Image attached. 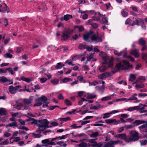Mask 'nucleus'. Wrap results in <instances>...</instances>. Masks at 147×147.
<instances>
[{
    "label": "nucleus",
    "instance_id": "1",
    "mask_svg": "<svg viewBox=\"0 0 147 147\" xmlns=\"http://www.w3.org/2000/svg\"><path fill=\"white\" fill-rule=\"evenodd\" d=\"M28 121H32L33 123H36L38 127V129L36 131L39 132L40 133L43 131L47 128H49L50 127L49 125V122L46 119L41 120L37 122L33 118H29Z\"/></svg>",
    "mask_w": 147,
    "mask_h": 147
},
{
    "label": "nucleus",
    "instance_id": "2",
    "mask_svg": "<svg viewBox=\"0 0 147 147\" xmlns=\"http://www.w3.org/2000/svg\"><path fill=\"white\" fill-rule=\"evenodd\" d=\"M89 38L95 43L102 41V38L98 36L97 32L90 31L84 35L83 39L84 40L89 42Z\"/></svg>",
    "mask_w": 147,
    "mask_h": 147
},
{
    "label": "nucleus",
    "instance_id": "3",
    "mask_svg": "<svg viewBox=\"0 0 147 147\" xmlns=\"http://www.w3.org/2000/svg\"><path fill=\"white\" fill-rule=\"evenodd\" d=\"M131 67L129 63L125 60H123L119 63H117L116 65V68L118 70L126 69Z\"/></svg>",
    "mask_w": 147,
    "mask_h": 147
},
{
    "label": "nucleus",
    "instance_id": "4",
    "mask_svg": "<svg viewBox=\"0 0 147 147\" xmlns=\"http://www.w3.org/2000/svg\"><path fill=\"white\" fill-rule=\"evenodd\" d=\"M147 106V105H146L140 104L139 106L129 107L127 109V110L131 111L136 110L138 111L142 110L144 109V107H146Z\"/></svg>",
    "mask_w": 147,
    "mask_h": 147
},
{
    "label": "nucleus",
    "instance_id": "5",
    "mask_svg": "<svg viewBox=\"0 0 147 147\" xmlns=\"http://www.w3.org/2000/svg\"><path fill=\"white\" fill-rule=\"evenodd\" d=\"M73 31V30L70 29H65L64 32H63L62 37L65 40H66L69 37V34H72Z\"/></svg>",
    "mask_w": 147,
    "mask_h": 147
},
{
    "label": "nucleus",
    "instance_id": "6",
    "mask_svg": "<svg viewBox=\"0 0 147 147\" xmlns=\"http://www.w3.org/2000/svg\"><path fill=\"white\" fill-rule=\"evenodd\" d=\"M121 141H110L109 142L105 144L102 147H114L115 145L118 143H120Z\"/></svg>",
    "mask_w": 147,
    "mask_h": 147
},
{
    "label": "nucleus",
    "instance_id": "7",
    "mask_svg": "<svg viewBox=\"0 0 147 147\" xmlns=\"http://www.w3.org/2000/svg\"><path fill=\"white\" fill-rule=\"evenodd\" d=\"M130 134L131 137L130 140L135 141L138 140V134L137 132L134 131H132L130 132Z\"/></svg>",
    "mask_w": 147,
    "mask_h": 147
},
{
    "label": "nucleus",
    "instance_id": "8",
    "mask_svg": "<svg viewBox=\"0 0 147 147\" xmlns=\"http://www.w3.org/2000/svg\"><path fill=\"white\" fill-rule=\"evenodd\" d=\"M111 76V75L110 73L105 72L100 74L98 75L97 77L99 79L102 80Z\"/></svg>",
    "mask_w": 147,
    "mask_h": 147
},
{
    "label": "nucleus",
    "instance_id": "9",
    "mask_svg": "<svg viewBox=\"0 0 147 147\" xmlns=\"http://www.w3.org/2000/svg\"><path fill=\"white\" fill-rule=\"evenodd\" d=\"M99 55L102 57V59L105 61L102 63V64H105L107 63V61L109 59V57L107 56L106 54L104 52H101L100 53Z\"/></svg>",
    "mask_w": 147,
    "mask_h": 147
},
{
    "label": "nucleus",
    "instance_id": "10",
    "mask_svg": "<svg viewBox=\"0 0 147 147\" xmlns=\"http://www.w3.org/2000/svg\"><path fill=\"white\" fill-rule=\"evenodd\" d=\"M137 94H134V95L132 96L131 97H129L128 99H127L126 98H122L120 99H117L116 101H119L120 100L124 101L125 100L127 101V100H136L137 99V98L136 97V96H137Z\"/></svg>",
    "mask_w": 147,
    "mask_h": 147
},
{
    "label": "nucleus",
    "instance_id": "11",
    "mask_svg": "<svg viewBox=\"0 0 147 147\" xmlns=\"http://www.w3.org/2000/svg\"><path fill=\"white\" fill-rule=\"evenodd\" d=\"M99 136V132L96 131L95 132H93L92 134L90 135V136L91 138H95L94 139H92L90 140V141L91 142H93L94 141L96 140L97 138H96Z\"/></svg>",
    "mask_w": 147,
    "mask_h": 147
},
{
    "label": "nucleus",
    "instance_id": "12",
    "mask_svg": "<svg viewBox=\"0 0 147 147\" xmlns=\"http://www.w3.org/2000/svg\"><path fill=\"white\" fill-rule=\"evenodd\" d=\"M105 121L108 124L113 123L115 125H116L119 123V121H117L116 119H106Z\"/></svg>",
    "mask_w": 147,
    "mask_h": 147
},
{
    "label": "nucleus",
    "instance_id": "13",
    "mask_svg": "<svg viewBox=\"0 0 147 147\" xmlns=\"http://www.w3.org/2000/svg\"><path fill=\"white\" fill-rule=\"evenodd\" d=\"M43 103H42L41 102H37L34 105V106H39L43 104L42 107H43L45 108L48 107V104L49 102H43Z\"/></svg>",
    "mask_w": 147,
    "mask_h": 147
},
{
    "label": "nucleus",
    "instance_id": "14",
    "mask_svg": "<svg viewBox=\"0 0 147 147\" xmlns=\"http://www.w3.org/2000/svg\"><path fill=\"white\" fill-rule=\"evenodd\" d=\"M139 128L141 131L147 132V123L140 126Z\"/></svg>",
    "mask_w": 147,
    "mask_h": 147
},
{
    "label": "nucleus",
    "instance_id": "15",
    "mask_svg": "<svg viewBox=\"0 0 147 147\" xmlns=\"http://www.w3.org/2000/svg\"><path fill=\"white\" fill-rule=\"evenodd\" d=\"M102 16V15H101L99 12H98L97 13V15L92 17V18L94 21L97 22L100 20L101 17Z\"/></svg>",
    "mask_w": 147,
    "mask_h": 147
},
{
    "label": "nucleus",
    "instance_id": "16",
    "mask_svg": "<svg viewBox=\"0 0 147 147\" xmlns=\"http://www.w3.org/2000/svg\"><path fill=\"white\" fill-rule=\"evenodd\" d=\"M7 5L5 3L0 4V12H5L7 9Z\"/></svg>",
    "mask_w": 147,
    "mask_h": 147
},
{
    "label": "nucleus",
    "instance_id": "17",
    "mask_svg": "<svg viewBox=\"0 0 147 147\" xmlns=\"http://www.w3.org/2000/svg\"><path fill=\"white\" fill-rule=\"evenodd\" d=\"M138 50L135 49L132 50L130 52L131 54L134 56L135 57L138 58L139 56V54L138 52Z\"/></svg>",
    "mask_w": 147,
    "mask_h": 147
},
{
    "label": "nucleus",
    "instance_id": "18",
    "mask_svg": "<svg viewBox=\"0 0 147 147\" xmlns=\"http://www.w3.org/2000/svg\"><path fill=\"white\" fill-rule=\"evenodd\" d=\"M48 99L45 96H42L41 97H38L35 99V101H47Z\"/></svg>",
    "mask_w": 147,
    "mask_h": 147
},
{
    "label": "nucleus",
    "instance_id": "19",
    "mask_svg": "<svg viewBox=\"0 0 147 147\" xmlns=\"http://www.w3.org/2000/svg\"><path fill=\"white\" fill-rule=\"evenodd\" d=\"M59 140L58 137L53 138L49 143V145H55L57 143L58 141Z\"/></svg>",
    "mask_w": 147,
    "mask_h": 147
},
{
    "label": "nucleus",
    "instance_id": "20",
    "mask_svg": "<svg viewBox=\"0 0 147 147\" xmlns=\"http://www.w3.org/2000/svg\"><path fill=\"white\" fill-rule=\"evenodd\" d=\"M72 18V16L71 15L67 14L66 15H65L64 16L63 18H61V21H63V20L67 21L69 19L71 18Z\"/></svg>",
    "mask_w": 147,
    "mask_h": 147
},
{
    "label": "nucleus",
    "instance_id": "21",
    "mask_svg": "<svg viewBox=\"0 0 147 147\" xmlns=\"http://www.w3.org/2000/svg\"><path fill=\"white\" fill-rule=\"evenodd\" d=\"M107 69V67L104 65H102L98 67V69L101 72H104Z\"/></svg>",
    "mask_w": 147,
    "mask_h": 147
},
{
    "label": "nucleus",
    "instance_id": "22",
    "mask_svg": "<svg viewBox=\"0 0 147 147\" xmlns=\"http://www.w3.org/2000/svg\"><path fill=\"white\" fill-rule=\"evenodd\" d=\"M96 95L93 94L87 93L86 98L87 99H92L95 98Z\"/></svg>",
    "mask_w": 147,
    "mask_h": 147
},
{
    "label": "nucleus",
    "instance_id": "23",
    "mask_svg": "<svg viewBox=\"0 0 147 147\" xmlns=\"http://www.w3.org/2000/svg\"><path fill=\"white\" fill-rule=\"evenodd\" d=\"M16 88L13 87L12 86H11L9 87V92L12 94H14L16 92Z\"/></svg>",
    "mask_w": 147,
    "mask_h": 147
},
{
    "label": "nucleus",
    "instance_id": "24",
    "mask_svg": "<svg viewBox=\"0 0 147 147\" xmlns=\"http://www.w3.org/2000/svg\"><path fill=\"white\" fill-rule=\"evenodd\" d=\"M7 114V113L5 109L3 108H0V115H6Z\"/></svg>",
    "mask_w": 147,
    "mask_h": 147
},
{
    "label": "nucleus",
    "instance_id": "25",
    "mask_svg": "<svg viewBox=\"0 0 147 147\" xmlns=\"http://www.w3.org/2000/svg\"><path fill=\"white\" fill-rule=\"evenodd\" d=\"M78 96L79 97H86L87 94H86L85 92L83 91H79L78 92Z\"/></svg>",
    "mask_w": 147,
    "mask_h": 147
},
{
    "label": "nucleus",
    "instance_id": "26",
    "mask_svg": "<svg viewBox=\"0 0 147 147\" xmlns=\"http://www.w3.org/2000/svg\"><path fill=\"white\" fill-rule=\"evenodd\" d=\"M138 43L142 46H144L146 44V42L143 38H141L139 40Z\"/></svg>",
    "mask_w": 147,
    "mask_h": 147
},
{
    "label": "nucleus",
    "instance_id": "27",
    "mask_svg": "<svg viewBox=\"0 0 147 147\" xmlns=\"http://www.w3.org/2000/svg\"><path fill=\"white\" fill-rule=\"evenodd\" d=\"M17 126V125L16 122H13L10 123L6 125V127H16Z\"/></svg>",
    "mask_w": 147,
    "mask_h": 147
},
{
    "label": "nucleus",
    "instance_id": "28",
    "mask_svg": "<svg viewBox=\"0 0 147 147\" xmlns=\"http://www.w3.org/2000/svg\"><path fill=\"white\" fill-rule=\"evenodd\" d=\"M64 66V65L62 64V63L60 62L57 63V65H56L55 68L57 69H61L63 66Z\"/></svg>",
    "mask_w": 147,
    "mask_h": 147
},
{
    "label": "nucleus",
    "instance_id": "29",
    "mask_svg": "<svg viewBox=\"0 0 147 147\" xmlns=\"http://www.w3.org/2000/svg\"><path fill=\"white\" fill-rule=\"evenodd\" d=\"M105 86V85H103L101 87L100 86H98L97 87V88L98 90V91L99 92L101 93H102L104 92Z\"/></svg>",
    "mask_w": 147,
    "mask_h": 147
},
{
    "label": "nucleus",
    "instance_id": "30",
    "mask_svg": "<svg viewBox=\"0 0 147 147\" xmlns=\"http://www.w3.org/2000/svg\"><path fill=\"white\" fill-rule=\"evenodd\" d=\"M92 145L93 147H101L102 146V144L99 143H97L96 142H94Z\"/></svg>",
    "mask_w": 147,
    "mask_h": 147
},
{
    "label": "nucleus",
    "instance_id": "31",
    "mask_svg": "<svg viewBox=\"0 0 147 147\" xmlns=\"http://www.w3.org/2000/svg\"><path fill=\"white\" fill-rule=\"evenodd\" d=\"M8 81V80L4 76L0 77V83H5Z\"/></svg>",
    "mask_w": 147,
    "mask_h": 147
},
{
    "label": "nucleus",
    "instance_id": "32",
    "mask_svg": "<svg viewBox=\"0 0 147 147\" xmlns=\"http://www.w3.org/2000/svg\"><path fill=\"white\" fill-rule=\"evenodd\" d=\"M17 102L16 105H14V107L19 110H20L22 108V105L20 103H18V104L17 102Z\"/></svg>",
    "mask_w": 147,
    "mask_h": 147
},
{
    "label": "nucleus",
    "instance_id": "33",
    "mask_svg": "<svg viewBox=\"0 0 147 147\" xmlns=\"http://www.w3.org/2000/svg\"><path fill=\"white\" fill-rule=\"evenodd\" d=\"M34 97L31 96L30 97L29 99L24 98L22 99L21 98H20L19 99V100H23V101H31L33 100Z\"/></svg>",
    "mask_w": 147,
    "mask_h": 147
},
{
    "label": "nucleus",
    "instance_id": "34",
    "mask_svg": "<svg viewBox=\"0 0 147 147\" xmlns=\"http://www.w3.org/2000/svg\"><path fill=\"white\" fill-rule=\"evenodd\" d=\"M101 106L99 104L96 105H92L90 107V109H97L100 108Z\"/></svg>",
    "mask_w": 147,
    "mask_h": 147
},
{
    "label": "nucleus",
    "instance_id": "35",
    "mask_svg": "<svg viewBox=\"0 0 147 147\" xmlns=\"http://www.w3.org/2000/svg\"><path fill=\"white\" fill-rule=\"evenodd\" d=\"M100 22L103 24H105L108 22L107 19L106 18L103 17L102 18V20H100Z\"/></svg>",
    "mask_w": 147,
    "mask_h": 147
},
{
    "label": "nucleus",
    "instance_id": "36",
    "mask_svg": "<svg viewBox=\"0 0 147 147\" xmlns=\"http://www.w3.org/2000/svg\"><path fill=\"white\" fill-rule=\"evenodd\" d=\"M142 59L147 63V53H143L142 54Z\"/></svg>",
    "mask_w": 147,
    "mask_h": 147
},
{
    "label": "nucleus",
    "instance_id": "37",
    "mask_svg": "<svg viewBox=\"0 0 147 147\" xmlns=\"http://www.w3.org/2000/svg\"><path fill=\"white\" fill-rule=\"evenodd\" d=\"M111 96H108L102 98L101 99V100L102 101H105L110 100L111 99Z\"/></svg>",
    "mask_w": 147,
    "mask_h": 147
},
{
    "label": "nucleus",
    "instance_id": "38",
    "mask_svg": "<svg viewBox=\"0 0 147 147\" xmlns=\"http://www.w3.org/2000/svg\"><path fill=\"white\" fill-rule=\"evenodd\" d=\"M144 123V121L142 120H136L134 122V124H136V125H139Z\"/></svg>",
    "mask_w": 147,
    "mask_h": 147
},
{
    "label": "nucleus",
    "instance_id": "39",
    "mask_svg": "<svg viewBox=\"0 0 147 147\" xmlns=\"http://www.w3.org/2000/svg\"><path fill=\"white\" fill-rule=\"evenodd\" d=\"M136 79V76L134 75L130 74L129 80L133 82Z\"/></svg>",
    "mask_w": 147,
    "mask_h": 147
},
{
    "label": "nucleus",
    "instance_id": "40",
    "mask_svg": "<svg viewBox=\"0 0 147 147\" xmlns=\"http://www.w3.org/2000/svg\"><path fill=\"white\" fill-rule=\"evenodd\" d=\"M122 55H123L124 57H127V53H125L124 51H122L119 53V55H118V56H120Z\"/></svg>",
    "mask_w": 147,
    "mask_h": 147
},
{
    "label": "nucleus",
    "instance_id": "41",
    "mask_svg": "<svg viewBox=\"0 0 147 147\" xmlns=\"http://www.w3.org/2000/svg\"><path fill=\"white\" fill-rule=\"evenodd\" d=\"M101 84V83L100 82H98L95 81L93 82H89V85L90 86H92V85L94 86H96L97 85V84Z\"/></svg>",
    "mask_w": 147,
    "mask_h": 147
},
{
    "label": "nucleus",
    "instance_id": "42",
    "mask_svg": "<svg viewBox=\"0 0 147 147\" xmlns=\"http://www.w3.org/2000/svg\"><path fill=\"white\" fill-rule=\"evenodd\" d=\"M4 57L6 58H11L12 57V55L9 53H7L4 55Z\"/></svg>",
    "mask_w": 147,
    "mask_h": 147
},
{
    "label": "nucleus",
    "instance_id": "43",
    "mask_svg": "<svg viewBox=\"0 0 147 147\" xmlns=\"http://www.w3.org/2000/svg\"><path fill=\"white\" fill-rule=\"evenodd\" d=\"M80 147H88V146L87 143L85 142H82L79 144Z\"/></svg>",
    "mask_w": 147,
    "mask_h": 147
},
{
    "label": "nucleus",
    "instance_id": "44",
    "mask_svg": "<svg viewBox=\"0 0 147 147\" xmlns=\"http://www.w3.org/2000/svg\"><path fill=\"white\" fill-rule=\"evenodd\" d=\"M139 80V83H142L145 81V79L143 76L140 77L138 79Z\"/></svg>",
    "mask_w": 147,
    "mask_h": 147
},
{
    "label": "nucleus",
    "instance_id": "45",
    "mask_svg": "<svg viewBox=\"0 0 147 147\" xmlns=\"http://www.w3.org/2000/svg\"><path fill=\"white\" fill-rule=\"evenodd\" d=\"M70 119V118L69 117H67L65 118H61L60 119V120L61 121H67L68 120Z\"/></svg>",
    "mask_w": 147,
    "mask_h": 147
},
{
    "label": "nucleus",
    "instance_id": "46",
    "mask_svg": "<svg viewBox=\"0 0 147 147\" xmlns=\"http://www.w3.org/2000/svg\"><path fill=\"white\" fill-rule=\"evenodd\" d=\"M51 125H49V126H50V127H55L57 126L58 124L55 121L52 122L50 123Z\"/></svg>",
    "mask_w": 147,
    "mask_h": 147
},
{
    "label": "nucleus",
    "instance_id": "47",
    "mask_svg": "<svg viewBox=\"0 0 147 147\" xmlns=\"http://www.w3.org/2000/svg\"><path fill=\"white\" fill-rule=\"evenodd\" d=\"M70 81H72V80L70 78H64L62 80V82L63 83H66L67 82H69Z\"/></svg>",
    "mask_w": 147,
    "mask_h": 147
},
{
    "label": "nucleus",
    "instance_id": "48",
    "mask_svg": "<svg viewBox=\"0 0 147 147\" xmlns=\"http://www.w3.org/2000/svg\"><path fill=\"white\" fill-rule=\"evenodd\" d=\"M65 63H67L68 65H71L72 66H74L75 65L73 64L72 62L71 61L70 59L66 60Z\"/></svg>",
    "mask_w": 147,
    "mask_h": 147
},
{
    "label": "nucleus",
    "instance_id": "49",
    "mask_svg": "<svg viewBox=\"0 0 147 147\" xmlns=\"http://www.w3.org/2000/svg\"><path fill=\"white\" fill-rule=\"evenodd\" d=\"M86 11V13H90L92 15H94L95 16L96 15H97V13L94 10Z\"/></svg>",
    "mask_w": 147,
    "mask_h": 147
},
{
    "label": "nucleus",
    "instance_id": "50",
    "mask_svg": "<svg viewBox=\"0 0 147 147\" xmlns=\"http://www.w3.org/2000/svg\"><path fill=\"white\" fill-rule=\"evenodd\" d=\"M145 86V85L143 84H137L135 87L136 88H143Z\"/></svg>",
    "mask_w": 147,
    "mask_h": 147
},
{
    "label": "nucleus",
    "instance_id": "51",
    "mask_svg": "<svg viewBox=\"0 0 147 147\" xmlns=\"http://www.w3.org/2000/svg\"><path fill=\"white\" fill-rule=\"evenodd\" d=\"M86 45H84L82 44H80L78 48L81 50L84 49H86Z\"/></svg>",
    "mask_w": 147,
    "mask_h": 147
},
{
    "label": "nucleus",
    "instance_id": "52",
    "mask_svg": "<svg viewBox=\"0 0 147 147\" xmlns=\"http://www.w3.org/2000/svg\"><path fill=\"white\" fill-rule=\"evenodd\" d=\"M51 83L54 85H56L58 83V80L55 79L51 81Z\"/></svg>",
    "mask_w": 147,
    "mask_h": 147
},
{
    "label": "nucleus",
    "instance_id": "53",
    "mask_svg": "<svg viewBox=\"0 0 147 147\" xmlns=\"http://www.w3.org/2000/svg\"><path fill=\"white\" fill-rule=\"evenodd\" d=\"M93 47L92 45H91V47H89L88 46L86 45V49L88 51H91L93 50Z\"/></svg>",
    "mask_w": 147,
    "mask_h": 147
},
{
    "label": "nucleus",
    "instance_id": "54",
    "mask_svg": "<svg viewBox=\"0 0 147 147\" xmlns=\"http://www.w3.org/2000/svg\"><path fill=\"white\" fill-rule=\"evenodd\" d=\"M118 138H120L121 139H125V134H119L117 136Z\"/></svg>",
    "mask_w": 147,
    "mask_h": 147
},
{
    "label": "nucleus",
    "instance_id": "55",
    "mask_svg": "<svg viewBox=\"0 0 147 147\" xmlns=\"http://www.w3.org/2000/svg\"><path fill=\"white\" fill-rule=\"evenodd\" d=\"M50 141L48 139H46L45 140H43L42 141V142L43 144H49V143L50 142Z\"/></svg>",
    "mask_w": 147,
    "mask_h": 147
},
{
    "label": "nucleus",
    "instance_id": "56",
    "mask_svg": "<svg viewBox=\"0 0 147 147\" xmlns=\"http://www.w3.org/2000/svg\"><path fill=\"white\" fill-rule=\"evenodd\" d=\"M111 115L110 113H106L103 114V118L104 119H106L110 117L109 115Z\"/></svg>",
    "mask_w": 147,
    "mask_h": 147
},
{
    "label": "nucleus",
    "instance_id": "57",
    "mask_svg": "<svg viewBox=\"0 0 147 147\" xmlns=\"http://www.w3.org/2000/svg\"><path fill=\"white\" fill-rule=\"evenodd\" d=\"M8 143L9 141L7 139L5 141L2 142L1 143V145H7L8 144Z\"/></svg>",
    "mask_w": 147,
    "mask_h": 147
},
{
    "label": "nucleus",
    "instance_id": "58",
    "mask_svg": "<svg viewBox=\"0 0 147 147\" xmlns=\"http://www.w3.org/2000/svg\"><path fill=\"white\" fill-rule=\"evenodd\" d=\"M75 28H78V31L79 32H81L84 30V28L82 26H80L79 27L76 26L75 27Z\"/></svg>",
    "mask_w": 147,
    "mask_h": 147
},
{
    "label": "nucleus",
    "instance_id": "59",
    "mask_svg": "<svg viewBox=\"0 0 147 147\" xmlns=\"http://www.w3.org/2000/svg\"><path fill=\"white\" fill-rule=\"evenodd\" d=\"M139 22L138 20L137 19H136L135 21H134L133 22V23L132 24V26H133L135 25H139Z\"/></svg>",
    "mask_w": 147,
    "mask_h": 147
},
{
    "label": "nucleus",
    "instance_id": "60",
    "mask_svg": "<svg viewBox=\"0 0 147 147\" xmlns=\"http://www.w3.org/2000/svg\"><path fill=\"white\" fill-rule=\"evenodd\" d=\"M37 133H39L37 134H34V133L33 134V135L34 136V137L35 138H39L41 137V136L40 134V133L39 132H37Z\"/></svg>",
    "mask_w": 147,
    "mask_h": 147
},
{
    "label": "nucleus",
    "instance_id": "61",
    "mask_svg": "<svg viewBox=\"0 0 147 147\" xmlns=\"http://www.w3.org/2000/svg\"><path fill=\"white\" fill-rule=\"evenodd\" d=\"M121 13L123 16L124 17H125L127 16L128 15L127 13L124 11H123L121 12Z\"/></svg>",
    "mask_w": 147,
    "mask_h": 147
},
{
    "label": "nucleus",
    "instance_id": "62",
    "mask_svg": "<svg viewBox=\"0 0 147 147\" xmlns=\"http://www.w3.org/2000/svg\"><path fill=\"white\" fill-rule=\"evenodd\" d=\"M7 71H8L12 75H13L15 73L13 72V70L11 68L9 67L7 68Z\"/></svg>",
    "mask_w": 147,
    "mask_h": 147
},
{
    "label": "nucleus",
    "instance_id": "63",
    "mask_svg": "<svg viewBox=\"0 0 147 147\" xmlns=\"http://www.w3.org/2000/svg\"><path fill=\"white\" fill-rule=\"evenodd\" d=\"M58 99L59 100H63L64 99V97L61 94H59L58 96Z\"/></svg>",
    "mask_w": 147,
    "mask_h": 147
},
{
    "label": "nucleus",
    "instance_id": "64",
    "mask_svg": "<svg viewBox=\"0 0 147 147\" xmlns=\"http://www.w3.org/2000/svg\"><path fill=\"white\" fill-rule=\"evenodd\" d=\"M47 79L45 78H40V82L42 83H44L47 80Z\"/></svg>",
    "mask_w": 147,
    "mask_h": 147
}]
</instances>
